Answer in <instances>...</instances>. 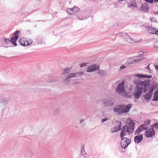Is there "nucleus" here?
Returning <instances> with one entry per match:
<instances>
[{
    "mask_svg": "<svg viewBox=\"0 0 158 158\" xmlns=\"http://www.w3.org/2000/svg\"><path fill=\"white\" fill-rule=\"evenodd\" d=\"M134 76L137 77V78H135L133 81L134 84L135 85V90L134 92V96L135 98L138 99L140 97L143 91L146 93V90L148 89L149 85V80H145L142 81L140 80V78H150L152 77L151 75H146L135 74Z\"/></svg>",
    "mask_w": 158,
    "mask_h": 158,
    "instance_id": "obj_1",
    "label": "nucleus"
},
{
    "mask_svg": "<svg viewBox=\"0 0 158 158\" xmlns=\"http://www.w3.org/2000/svg\"><path fill=\"white\" fill-rule=\"evenodd\" d=\"M127 124L123 127L121 129L120 137L121 138H127V134L129 135L134 131L135 123L130 118L127 119Z\"/></svg>",
    "mask_w": 158,
    "mask_h": 158,
    "instance_id": "obj_2",
    "label": "nucleus"
},
{
    "mask_svg": "<svg viewBox=\"0 0 158 158\" xmlns=\"http://www.w3.org/2000/svg\"><path fill=\"white\" fill-rule=\"evenodd\" d=\"M157 86V84L156 82H153L150 83L149 81V85H148V89L146 90H148V93L144 95V98L146 101L149 100L151 98L153 90L156 89Z\"/></svg>",
    "mask_w": 158,
    "mask_h": 158,
    "instance_id": "obj_3",
    "label": "nucleus"
},
{
    "mask_svg": "<svg viewBox=\"0 0 158 158\" xmlns=\"http://www.w3.org/2000/svg\"><path fill=\"white\" fill-rule=\"evenodd\" d=\"M124 81L119 83L116 88V92L126 97L128 96V94L125 91L124 86Z\"/></svg>",
    "mask_w": 158,
    "mask_h": 158,
    "instance_id": "obj_4",
    "label": "nucleus"
},
{
    "mask_svg": "<svg viewBox=\"0 0 158 158\" xmlns=\"http://www.w3.org/2000/svg\"><path fill=\"white\" fill-rule=\"evenodd\" d=\"M118 35L128 43H135L139 42V40L131 38L126 33H119Z\"/></svg>",
    "mask_w": 158,
    "mask_h": 158,
    "instance_id": "obj_5",
    "label": "nucleus"
},
{
    "mask_svg": "<svg viewBox=\"0 0 158 158\" xmlns=\"http://www.w3.org/2000/svg\"><path fill=\"white\" fill-rule=\"evenodd\" d=\"M102 105L104 107L110 106L114 104V102L110 99H103L101 100Z\"/></svg>",
    "mask_w": 158,
    "mask_h": 158,
    "instance_id": "obj_6",
    "label": "nucleus"
},
{
    "mask_svg": "<svg viewBox=\"0 0 158 158\" xmlns=\"http://www.w3.org/2000/svg\"><path fill=\"white\" fill-rule=\"evenodd\" d=\"M8 101L6 98H0V110H4L7 106Z\"/></svg>",
    "mask_w": 158,
    "mask_h": 158,
    "instance_id": "obj_7",
    "label": "nucleus"
},
{
    "mask_svg": "<svg viewBox=\"0 0 158 158\" xmlns=\"http://www.w3.org/2000/svg\"><path fill=\"white\" fill-rule=\"evenodd\" d=\"M121 146L123 148H126L131 143V140L127 138H121Z\"/></svg>",
    "mask_w": 158,
    "mask_h": 158,
    "instance_id": "obj_8",
    "label": "nucleus"
},
{
    "mask_svg": "<svg viewBox=\"0 0 158 158\" xmlns=\"http://www.w3.org/2000/svg\"><path fill=\"white\" fill-rule=\"evenodd\" d=\"M20 31H16L15 33L14 36L11 37L10 39V42L12 43V44L15 46L17 45L16 43H15L16 41L17 40L19 37L18 35L19 34Z\"/></svg>",
    "mask_w": 158,
    "mask_h": 158,
    "instance_id": "obj_9",
    "label": "nucleus"
},
{
    "mask_svg": "<svg viewBox=\"0 0 158 158\" xmlns=\"http://www.w3.org/2000/svg\"><path fill=\"white\" fill-rule=\"evenodd\" d=\"M99 69V66L97 64H94L89 66L87 69V72H92L98 70Z\"/></svg>",
    "mask_w": 158,
    "mask_h": 158,
    "instance_id": "obj_10",
    "label": "nucleus"
},
{
    "mask_svg": "<svg viewBox=\"0 0 158 158\" xmlns=\"http://www.w3.org/2000/svg\"><path fill=\"white\" fill-rule=\"evenodd\" d=\"M155 131L153 129H150L147 130L145 133V135L146 137H152L155 135Z\"/></svg>",
    "mask_w": 158,
    "mask_h": 158,
    "instance_id": "obj_11",
    "label": "nucleus"
},
{
    "mask_svg": "<svg viewBox=\"0 0 158 158\" xmlns=\"http://www.w3.org/2000/svg\"><path fill=\"white\" fill-rule=\"evenodd\" d=\"M122 114L128 112L131 107V105L129 104L127 106L121 105Z\"/></svg>",
    "mask_w": 158,
    "mask_h": 158,
    "instance_id": "obj_12",
    "label": "nucleus"
},
{
    "mask_svg": "<svg viewBox=\"0 0 158 158\" xmlns=\"http://www.w3.org/2000/svg\"><path fill=\"white\" fill-rule=\"evenodd\" d=\"M147 29L148 32L150 34H155L158 35V31L155 28H152L151 27H147Z\"/></svg>",
    "mask_w": 158,
    "mask_h": 158,
    "instance_id": "obj_13",
    "label": "nucleus"
},
{
    "mask_svg": "<svg viewBox=\"0 0 158 158\" xmlns=\"http://www.w3.org/2000/svg\"><path fill=\"white\" fill-rule=\"evenodd\" d=\"M121 105H117L113 109V111L116 113L117 115L122 114Z\"/></svg>",
    "mask_w": 158,
    "mask_h": 158,
    "instance_id": "obj_14",
    "label": "nucleus"
},
{
    "mask_svg": "<svg viewBox=\"0 0 158 158\" xmlns=\"http://www.w3.org/2000/svg\"><path fill=\"white\" fill-rule=\"evenodd\" d=\"M118 125L117 127H116L113 128H112L111 130V132L114 133L117 132L121 129V127H122L121 123V122H118L117 124Z\"/></svg>",
    "mask_w": 158,
    "mask_h": 158,
    "instance_id": "obj_15",
    "label": "nucleus"
},
{
    "mask_svg": "<svg viewBox=\"0 0 158 158\" xmlns=\"http://www.w3.org/2000/svg\"><path fill=\"white\" fill-rule=\"evenodd\" d=\"M143 137L142 135L135 136L134 138L135 143H140L143 140Z\"/></svg>",
    "mask_w": 158,
    "mask_h": 158,
    "instance_id": "obj_16",
    "label": "nucleus"
},
{
    "mask_svg": "<svg viewBox=\"0 0 158 158\" xmlns=\"http://www.w3.org/2000/svg\"><path fill=\"white\" fill-rule=\"evenodd\" d=\"M139 60V59H136L133 58L131 57L127 60V62L128 64H131L138 62Z\"/></svg>",
    "mask_w": 158,
    "mask_h": 158,
    "instance_id": "obj_17",
    "label": "nucleus"
},
{
    "mask_svg": "<svg viewBox=\"0 0 158 158\" xmlns=\"http://www.w3.org/2000/svg\"><path fill=\"white\" fill-rule=\"evenodd\" d=\"M3 45L4 47L7 48L9 47L10 40L4 38L3 40Z\"/></svg>",
    "mask_w": 158,
    "mask_h": 158,
    "instance_id": "obj_18",
    "label": "nucleus"
},
{
    "mask_svg": "<svg viewBox=\"0 0 158 158\" xmlns=\"http://www.w3.org/2000/svg\"><path fill=\"white\" fill-rule=\"evenodd\" d=\"M141 10H149V6L148 4L146 3H143L141 8Z\"/></svg>",
    "mask_w": 158,
    "mask_h": 158,
    "instance_id": "obj_19",
    "label": "nucleus"
},
{
    "mask_svg": "<svg viewBox=\"0 0 158 158\" xmlns=\"http://www.w3.org/2000/svg\"><path fill=\"white\" fill-rule=\"evenodd\" d=\"M128 7L130 8H132V7H137V6L136 3L134 1H132L128 3Z\"/></svg>",
    "mask_w": 158,
    "mask_h": 158,
    "instance_id": "obj_20",
    "label": "nucleus"
},
{
    "mask_svg": "<svg viewBox=\"0 0 158 158\" xmlns=\"http://www.w3.org/2000/svg\"><path fill=\"white\" fill-rule=\"evenodd\" d=\"M150 123V121L149 120H147L144 123L141 125V126H142V127L143 128V129L144 130L146 129L148 127V125H149Z\"/></svg>",
    "mask_w": 158,
    "mask_h": 158,
    "instance_id": "obj_21",
    "label": "nucleus"
},
{
    "mask_svg": "<svg viewBox=\"0 0 158 158\" xmlns=\"http://www.w3.org/2000/svg\"><path fill=\"white\" fill-rule=\"evenodd\" d=\"M142 126H140L138 128L137 130L135 132V134L136 135H139V134L140 132L142 131H143L144 130V129H143V128L142 127Z\"/></svg>",
    "mask_w": 158,
    "mask_h": 158,
    "instance_id": "obj_22",
    "label": "nucleus"
},
{
    "mask_svg": "<svg viewBox=\"0 0 158 158\" xmlns=\"http://www.w3.org/2000/svg\"><path fill=\"white\" fill-rule=\"evenodd\" d=\"M25 39L24 38H20L19 39V44L23 46H25Z\"/></svg>",
    "mask_w": 158,
    "mask_h": 158,
    "instance_id": "obj_23",
    "label": "nucleus"
},
{
    "mask_svg": "<svg viewBox=\"0 0 158 158\" xmlns=\"http://www.w3.org/2000/svg\"><path fill=\"white\" fill-rule=\"evenodd\" d=\"M153 101H157L158 100V89L154 93V96L152 99Z\"/></svg>",
    "mask_w": 158,
    "mask_h": 158,
    "instance_id": "obj_24",
    "label": "nucleus"
},
{
    "mask_svg": "<svg viewBox=\"0 0 158 158\" xmlns=\"http://www.w3.org/2000/svg\"><path fill=\"white\" fill-rule=\"evenodd\" d=\"M86 154V153L84 149V146L82 145L81 148V156H84Z\"/></svg>",
    "mask_w": 158,
    "mask_h": 158,
    "instance_id": "obj_25",
    "label": "nucleus"
},
{
    "mask_svg": "<svg viewBox=\"0 0 158 158\" xmlns=\"http://www.w3.org/2000/svg\"><path fill=\"white\" fill-rule=\"evenodd\" d=\"M25 40L26 46H28L31 44L33 42L32 40L31 39H28L27 41Z\"/></svg>",
    "mask_w": 158,
    "mask_h": 158,
    "instance_id": "obj_26",
    "label": "nucleus"
},
{
    "mask_svg": "<svg viewBox=\"0 0 158 158\" xmlns=\"http://www.w3.org/2000/svg\"><path fill=\"white\" fill-rule=\"evenodd\" d=\"M77 76V73H70L69 74L68 76V77L69 79L75 77Z\"/></svg>",
    "mask_w": 158,
    "mask_h": 158,
    "instance_id": "obj_27",
    "label": "nucleus"
},
{
    "mask_svg": "<svg viewBox=\"0 0 158 158\" xmlns=\"http://www.w3.org/2000/svg\"><path fill=\"white\" fill-rule=\"evenodd\" d=\"M98 73L99 75H100L101 76L105 75L106 74L105 71L103 70H99L98 71Z\"/></svg>",
    "mask_w": 158,
    "mask_h": 158,
    "instance_id": "obj_28",
    "label": "nucleus"
},
{
    "mask_svg": "<svg viewBox=\"0 0 158 158\" xmlns=\"http://www.w3.org/2000/svg\"><path fill=\"white\" fill-rule=\"evenodd\" d=\"M70 72V69L69 68L64 70L62 73V75H64L69 73Z\"/></svg>",
    "mask_w": 158,
    "mask_h": 158,
    "instance_id": "obj_29",
    "label": "nucleus"
},
{
    "mask_svg": "<svg viewBox=\"0 0 158 158\" xmlns=\"http://www.w3.org/2000/svg\"><path fill=\"white\" fill-rule=\"evenodd\" d=\"M69 82V78L67 77L63 81L64 83L65 84H68Z\"/></svg>",
    "mask_w": 158,
    "mask_h": 158,
    "instance_id": "obj_30",
    "label": "nucleus"
},
{
    "mask_svg": "<svg viewBox=\"0 0 158 158\" xmlns=\"http://www.w3.org/2000/svg\"><path fill=\"white\" fill-rule=\"evenodd\" d=\"M67 12L69 14H72L76 12V10H67Z\"/></svg>",
    "mask_w": 158,
    "mask_h": 158,
    "instance_id": "obj_31",
    "label": "nucleus"
},
{
    "mask_svg": "<svg viewBox=\"0 0 158 158\" xmlns=\"http://www.w3.org/2000/svg\"><path fill=\"white\" fill-rule=\"evenodd\" d=\"M150 20L152 22H156V19L153 17H151L150 18Z\"/></svg>",
    "mask_w": 158,
    "mask_h": 158,
    "instance_id": "obj_32",
    "label": "nucleus"
},
{
    "mask_svg": "<svg viewBox=\"0 0 158 158\" xmlns=\"http://www.w3.org/2000/svg\"><path fill=\"white\" fill-rule=\"evenodd\" d=\"M154 45L155 48H158V41H156L154 42Z\"/></svg>",
    "mask_w": 158,
    "mask_h": 158,
    "instance_id": "obj_33",
    "label": "nucleus"
},
{
    "mask_svg": "<svg viewBox=\"0 0 158 158\" xmlns=\"http://www.w3.org/2000/svg\"><path fill=\"white\" fill-rule=\"evenodd\" d=\"M109 118H105L102 119L101 120V121H102V123H103L104 122H105L107 121L108 120H109Z\"/></svg>",
    "mask_w": 158,
    "mask_h": 158,
    "instance_id": "obj_34",
    "label": "nucleus"
},
{
    "mask_svg": "<svg viewBox=\"0 0 158 158\" xmlns=\"http://www.w3.org/2000/svg\"><path fill=\"white\" fill-rule=\"evenodd\" d=\"M126 68V66L124 65H122L120 67V70H122L123 69H125Z\"/></svg>",
    "mask_w": 158,
    "mask_h": 158,
    "instance_id": "obj_35",
    "label": "nucleus"
},
{
    "mask_svg": "<svg viewBox=\"0 0 158 158\" xmlns=\"http://www.w3.org/2000/svg\"><path fill=\"white\" fill-rule=\"evenodd\" d=\"M153 127L155 128H158V123H156L153 124Z\"/></svg>",
    "mask_w": 158,
    "mask_h": 158,
    "instance_id": "obj_36",
    "label": "nucleus"
},
{
    "mask_svg": "<svg viewBox=\"0 0 158 158\" xmlns=\"http://www.w3.org/2000/svg\"><path fill=\"white\" fill-rule=\"evenodd\" d=\"M146 1L150 3H152L154 0H145Z\"/></svg>",
    "mask_w": 158,
    "mask_h": 158,
    "instance_id": "obj_37",
    "label": "nucleus"
},
{
    "mask_svg": "<svg viewBox=\"0 0 158 158\" xmlns=\"http://www.w3.org/2000/svg\"><path fill=\"white\" fill-rule=\"evenodd\" d=\"M77 73V75H83V72H79L76 73Z\"/></svg>",
    "mask_w": 158,
    "mask_h": 158,
    "instance_id": "obj_38",
    "label": "nucleus"
},
{
    "mask_svg": "<svg viewBox=\"0 0 158 158\" xmlns=\"http://www.w3.org/2000/svg\"><path fill=\"white\" fill-rule=\"evenodd\" d=\"M143 52H138L139 55L140 56L142 55L143 54Z\"/></svg>",
    "mask_w": 158,
    "mask_h": 158,
    "instance_id": "obj_39",
    "label": "nucleus"
},
{
    "mask_svg": "<svg viewBox=\"0 0 158 158\" xmlns=\"http://www.w3.org/2000/svg\"><path fill=\"white\" fill-rule=\"evenodd\" d=\"M80 65V67H83L84 66L86 65V64L85 63L81 64Z\"/></svg>",
    "mask_w": 158,
    "mask_h": 158,
    "instance_id": "obj_40",
    "label": "nucleus"
},
{
    "mask_svg": "<svg viewBox=\"0 0 158 158\" xmlns=\"http://www.w3.org/2000/svg\"><path fill=\"white\" fill-rule=\"evenodd\" d=\"M149 64L146 67V69H148L149 70V71L150 72H151V71H152L150 69V68H149Z\"/></svg>",
    "mask_w": 158,
    "mask_h": 158,
    "instance_id": "obj_41",
    "label": "nucleus"
},
{
    "mask_svg": "<svg viewBox=\"0 0 158 158\" xmlns=\"http://www.w3.org/2000/svg\"><path fill=\"white\" fill-rule=\"evenodd\" d=\"M155 66L156 69L158 71V65H155Z\"/></svg>",
    "mask_w": 158,
    "mask_h": 158,
    "instance_id": "obj_42",
    "label": "nucleus"
},
{
    "mask_svg": "<svg viewBox=\"0 0 158 158\" xmlns=\"http://www.w3.org/2000/svg\"><path fill=\"white\" fill-rule=\"evenodd\" d=\"M85 121V120L84 119H82L80 120V123H81L82 122H84Z\"/></svg>",
    "mask_w": 158,
    "mask_h": 158,
    "instance_id": "obj_43",
    "label": "nucleus"
},
{
    "mask_svg": "<svg viewBox=\"0 0 158 158\" xmlns=\"http://www.w3.org/2000/svg\"><path fill=\"white\" fill-rule=\"evenodd\" d=\"M78 9V7L76 6H74L73 8V9L74 10H77Z\"/></svg>",
    "mask_w": 158,
    "mask_h": 158,
    "instance_id": "obj_44",
    "label": "nucleus"
},
{
    "mask_svg": "<svg viewBox=\"0 0 158 158\" xmlns=\"http://www.w3.org/2000/svg\"><path fill=\"white\" fill-rule=\"evenodd\" d=\"M154 13L158 15V10H155Z\"/></svg>",
    "mask_w": 158,
    "mask_h": 158,
    "instance_id": "obj_45",
    "label": "nucleus"
},
{
    "mask_svg": "<svg viewBox=\"0 0 158 158\" xmlns=\"http://www.w3.org/2000/svg\"><path fill=\"white\" fill-rule=\"evenodd\" d=\"M42 43V41H40V42H39V43L40 44H41Z\"/></svg>",
    "mask_w": 158,
    "mask_h": 158,
    "instance_id": "obj_46",
    "label": "nucleus"
},
{
    "mask_svg": "<svg viewBox=\"0 0 158 158\" xmlns=\"http://www.w3.org/2000/svg\"><path fill=\"white\" fill-rule=\"evenodd\" d=\"M155 2H158V0H155Z\"/></svg>",
    "mask_w": 158,
    "mask_h": 158,
    "instance_id": "obj_47",
    "label": "nucleus"
}]
</instances>
